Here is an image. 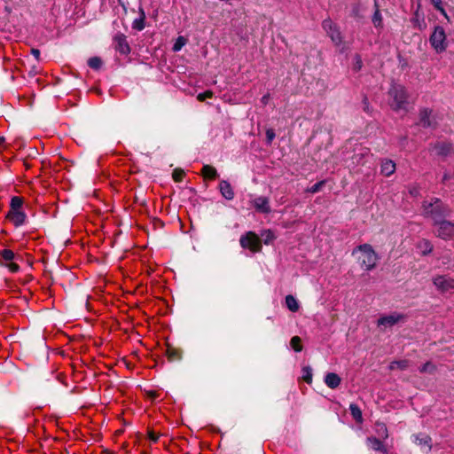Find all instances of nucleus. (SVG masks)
Returning <instances> with one entry per match:
<instances>
[{"label": "nucleus", "mask_w": 454, "mask_h": 454, "mask_svg": "<svg viewBox=\"0 0 454 454\" xmlns=\"http://www.w3.org/2000/svg\"><path fill=\"white\" fill-rule=\"evenodd\" d=\"M388 95L391 98L390 106L393 110L398 111L405 107L408 95L403 86L393 84L388 90Z\"/></svg>", "instance_id": "obj_3"}, {"label": "nucleus", "mask_w": 454, "mask_h": 454, "mask_svg": "<svg viewBox=\"0 0 454 454\" xmlns=\"http://www.w3.org/2000/svg\"><path fill=\"white\" fill-rule=\"evenodd\" d=\"M31 53L36 59V60L40 59V51L38 49H31Z\"/></svg>", "instance_id": "obj_45"}, {"label": "nucleus", "mask_w": 454, "mask_h": 454, "mask_svg": "<svg viewBox=\"0 0 454 454\" xmlns=\"http://www.w3.org/2000/svg\"><path fill=\"white\" fill-rule=\"evenodd\" d=\"M340 377L334 372H328L325 377V385L332 389L338 387L340 384Z\"/></svg>", "instance_id": "obj_18"}, {"label": "nucleus", "mask_w": 454, "mask_h": 454, "mask_svg": "<svg viewBox=\"0 0 454 454\" xmlns=\"http://www.w3.org/2000/svg\"><path fill=\"white\" fill-rule=\"evenodd\" d=\"M420 373L434 374L436 372V365L431 362H427L419 368Z\"/></svg>", "instance_id": "obj_31"}, {"label": "nucleus", "mask_w": 454, "mask_h": 454, "mask_svg": "<svg viewBox=\"0 0 454 454\" xmlns=\"http://www.w3.org/2000/svg\"><path fill=\"white\" fill-rule=\"evenodd\" d=\"M103 65L102 59L99 57H92L88 60V66L94 70H98Z\"/></svg>", "instance_id": "obj_32"}, {"label": "nucleus", "mask_w": 454, "mask_h": 454, "mask_svg": "<svg viewBox=\"0 0 454 454\" xmlns=\"http://www.w3.org/2000/svg\"><path fill=\"white\" fill-rule=\"evenodd\" d=\"M187 40L184 36H178L173 45L174 51H179L185 44Z\"/></svg>", "instance_id": "obj_36"}, {"label": "nucleus", "mask_w": 454, "mask_h": 454, "mask_svg": "<svg viewBox=\"0 0 454 454\" xmlns=\"http://www.w3.org/2000/svg\"><path fill=\"white\" fill-rule=\"evenodd\" d=\"M166 356L170 362L179 361L182 358V350L171 345H168Z\"/></svg>", "instance_id": "obj_19"}, {"label": "nucleus", "mask_w": 454, "mask_h": 454, "mask_svg": "<svg viewBox=\"0 0 454 454\" xmlns=\"http://www.w3.org/2000/svg\"><path fill=\"white\" fill-rule=\"evenodd\" d=\"M356 252L361 253L358 258L361 267L364 268L366 270H372L376 267L379 257L371 245L363 244L357 246L354 249L353 254Z\"/></svg>", "instance_id": "obj_2"}, {"label": "nucleus", "mask_w": 454, "mask_h": 454, "mask_svg": "<svg viewBox=\"0 0 454 454\" xmlns=\"http://www.w3.org/2000/svg\"><path fill=\"white\" fill-rule=\"evenodd\" d=\"M367 442L372 450H374L376 451H380L383 454L387 453V450L386 446L383 444V442L380 439H378L376 437H372V436L368 437Z\"/></svg>", "instance_id": "obj_20"}, {"label": "nucleus", "mask_w": 454, "mask_h": 454, "mask_svg": "<svg viewBox=\"0 0 454 454\" xmlns=\"http://www.w3.org/2000/svg\"><path fill=\"white\" fill-rule=\"evenodd\" d=\"M22 205H23V199L19 196H14L11 200L9 211L21 210Z\"/></svg>", "instance_id": "obj_28"}, {"label": "nucleus", "mask_w": 454, "mask_h": 454, "mask_svg": "<svg viewBox=\"0 0 454 454\" xmlns=\"http://www.w3.org/2000/svg\"><path fill=\"white\" fill-rule=\"evenodd\" d=\"M410 192H411V195H417L418 190L416 188H414V189L411 190Z\"/></svg>", "instance_id": "obj_52"}, {"label": "nucleus", "mask_w": 454, "mask_h": 454, "mask_svg": "<svg viewBox=\"0 0 454 454\" xmlns=\"http://www.w3.org/2000/svg\"><path fill=\"white\" fill-rule=\"evenodd\" d=\"M17 257L12 250L3 249L0 251V264L8 268L11 272L16 273L20 270V266L13 262Z\"/></svg>", "instance_id": "obj_8"}, {"label": "nucleus", "mask_w": 454, "mask_h": 454, "mask_svg": "<svg viewBox=\"0 0 454 454\" xmlns=\"http://www.w3.org/2000/svg\"><path fill=\"white\" fill-rule=\"evenodd\" d=\"M375 6L378 7L376 1H375ZM372 22L376 27H381V25H382V17H381L380 10L378 8H376V11L373 14Z\"/></svg>", "instance_id": "obj_35"}, {"label": "nucleus", "mask_w": 454, "mask_h": 454, "mask_svg": "<svg viewBox=\"0 0 454 454\" xmlns=\"http://www.w3.org/2000/svg\"><path fill=\"white\" fill-rule=\"evenodd\" d=\"M450 213V208L438 198H433L430 201L425 200L422 203V215L432 218L434 223L449 216Z\"/></svg>", "instance_id": "obj_1"}, {"label": "nucleus", "mask_w": 454, "mask_h": 454, "mask_svg": "<svg viewBox=\"0 0 454 454\" xmlns=\"http://www.w3.org/2000/svg\"><path fill=\"white\" fill-rule=\"evenodd\" d=\"M362 67H363V61H362L361 56L356 54L354 57V66H353V68L356 71H359L362 68Z\"/></svg>", "instance_id": "obj_41"}, {"label": "nucleus", "mask_w": 454, "mask_h": 454, "mask_svg": "<svg viewBox=\"0 0 454 454\" xmlns=\"http://www.w3.org/2000/svg\"><path fill=\"white\" fill-rule=\"evenodd\" d=\"M438 12H440V13L443 16V17H446L448 16L445 9L443 8V6L440 7L439 9H437Z\"/></svg>", "instance_id": "obj_48"}, {"label": "nucleus", "mask_w": 454, "mask_h": 454, "mask_svg": "<svg viewBox=\"0 0 454 454\" xmlns=\"http://www.w3.org/2000/svg\"><path fill=\"white\" fill-rule=\"evenodd\" d=\"M364 153H356L353 156V160L359 163L360 160H362V158L364 157Z\"/></svg>", "instance_id": "obj_46"}, {"label": "nucleus", "mask_w": 454, "mask_h": 454, "mask_svg": "<svg viewBox=\"0 0 454 454\" xmlns=\"http://www.w3.org/2000/svg\"><path fill=\"white\" fill-rule=\"evenodd\" d=\"M322 27L335 45H340L342 43L340 29L331 19L324 20Z\"/></svg>", "instance_id": "obj_9"}, {"label": "nucleus", "mask_w": 454, "mask_h": 454, "mask_svg": "<svg viewBox=\"0 0 454 454\" xmlns=\"http://www.w3.org/2000/svg\"><path fill=\"white\" fill-rule=\"evenodd\" d=\"M325 184V180L319 181L307 189L308 192L317 193L318 192Z\"/></svg>", "instance_id": "obj_38"}, {"label": "nucleus", "mask_w": 454, "mask_h": 454, "mask_svg": "<svg viewBox=\"0 0 454 454\" xmlns=\"http://www.w3.org/2000/svg\"><path fill=\"white\" fill-rule=\"evenodd\" d=\"M185 176V173L181 168H175L172 173V177L175 182H182L184 177Z\"/></svg>", "instance_id": "obj_37"}, {"label": "nucleus", "mask_w": 454, "mask_h": 454, "mask_svg": "<svg viewBox=\"0 0 454 454\" xmlns=\"http://www.w3.org/2000/svg\"><path fill=\"white\" fill-rule=\"evenodd\" d=\"M446 179H448V176L445 175V176H443V181H444V180H446Z\"/></svg>", "instance_id": "obj_54"}, {"label": "nucleus", "mask_w": 454, "mask_h": 454, "mask_svg": "<svg viewBox=\"0 0 454 454\" xmlns=\"http://www.w3.org/2000/svg\"><path fill=\"white\" fill-rule=\"evenodd\" d=\"M201 175L205 179L208 180H214L218 176L215 168L211 165H204L201 168Z\"/></svg>", "instance_id": "obj_23"}, {"label": "nucleus", "mask_w": 454, "mask_h": 454, "mask_svg": "<svg viewBox=\"0 0 454 454\" xmlns=\"http://www.w3.org/2000/svg\"><path fill=\"white\" fill-rule=\"evenodd\" d=\"M214 93L211 90H206L202 93L198 94L197 99L200 102L206 100L207 98H212Z\"/></svg>", "instance_id": "obj_40"}, {"label": "nucleus", "mask_w": 454, "mask_h": 454, "mask_svg": "<svg viewBox=\"0 0 454 454\" xmlns=\"http://www.w3.org/2000/svg\"><path fill=\"white\" fill-rule=\"evenodd\" d=\"M406 318V316L402 313L398 312H393L389 315L382 316L380 317L378 321L377 325L379 327L383 326L385 328L391 327L399 322L404 321Z\"/></svg>", "instance_id": "obj_10"}, {"label": "nucleus", "mask_w": 454, "mask_h": 454, "mask_svg": "<svg viewBox=\"0 0 454 454\" xmlns=\"http://www.w3.org/2000/svg\"><path fill=\"white\" fill-rule=\"evenodd\" d=\"M375 430L377 434L382 439H387L388 437V431L385 423L379 421L376 422Z\"/></svg>", "instance_id": "obj_27"}, {"label": "nucleus", "mask_w": 454, "mask_h": 454, "mask_svg": "<svg viewBox=\"0 0 454 454\" xmlns=\"http://www.w3.org/2000/svg\"><path fill=\"white\" fill-rule=\"evenodd\" d=\"M6 218L15 226L20 227L26 223L27 215L22 210L9 211Z\"/></svg>", "instance_id": "obj_15"}, {"label": "nucleus", "mask_w": 454, "mask_h": 454, "mask_svg": "<svg viewBox=\"0 0 454 454\" xmlns=\"http://www.w3.org/2000/svg\"><path fill=\"white\" fill-rule=\"evenodd\" d=\"M145 11L143 8H140L139 9V18L138 19H136L133 23H132V27L137 31H142L145 25Z\"/></svg>", "instance_id": "obj_24"}, {"label": "nucleus", "mask_w": 454, "mask_h": 454, "mask_svg": "<svg viewBox=\"0 0 454 454\" xmlns=\"http://www.w3.org/2000/svg\"><path fill=\"white\" fill-rule=\"evenodd\" d=\"M252 205L254 209L262 214H269L271 211L270 206V200L267 197L259 196L252 200Z\"/></svg>", "instance_id": "obj_13"}, {"label": "nucleus", "mask_w": 454, "mask_h": 454, "mask_svg": "<svg viewBox=\"0 0 454 454\" xmlns=\"http://www.w3.org/2000/svg\"><path fill=\"white\" fill-rule=\"evenodd\" d=\"M276 137L275 131L272 129H268L266 130V140L267 144H271Z\"/></svg>", "instance_id": "obj_42"}, {"label": "nucleus", "mask_w": 454, "mask_h": 454, "mask_svg": "<svg viewBox=\"0 0 454 454\" xmlns=\"http://www.w3.org/2000/svg\"><path fill=\"white\" fill-rule=\"evenodd\" d=\"M349 411H350V414L351 416L353 417V419L357 422V423H362L363 422V415H362V411L361 409L358 407V405L355 404V403H351L349 405Z\"/></svg>", "instance_id": "obj_25"}, {"label": "nucleus", "mask_w": 454, "mask_h": 454, "mask_svg": "<svg viewBox=\"0 0 454 454\" xmlns=\"http://www.w3.org/2000/svg\"><path fill=\"white\" fill-rule=\"evenodd\" d=\"M433 283L442 293L454 289V278L447 275H438L433 278Z\"/></svg>", "instance_id": "obj_11"}, {"label": "nucleus", "mask_w": 454, "mask_h": 454, "mask_svg": "<svg viewBox=\"0 0 454 454\" xmlns=\"http://www.w3.org/2000/svg\"><path fill=\"white\" fill-rule=\"evenodd\" d=\"M431 4L436 10L442 6V0H431Z\"/></svg>", "instance_id": "obj_44"}, {"label": "nucleus", "mask_w": 454, "mask_h": 454, "mask_svg": "<svg viewBox=\"0 0 454 454\" xmlns=\"http://www.w3.org/2000/svg\"><path fill=\"white\" fill-rule=\"evenodd\" d=\"M269 98H270V94H266V95H264V96L262 98L261 101H262V103L263 105H267V104H268V101H269Z\"/></svg>", "instance_id": "obj_47"}, {"label": "nucleus", "mask_w": 454, "mask_h": 454, "mask_svg": "<svg viewBox=\"0 0 454 454\" xmlns=\"http://www.w3.org/2000/svg\"><path fill=\"white\" fill-rule=\"evenodd\" d=\"M438 12H440V13L443 16V17H446L448 16L445 9L443 8V6L440 7L439 9H437Z\"/></svg>", "instance_id": "obj_49"}, {"label": "nucleus", "mask_w": 454, "mask_h": 454, "mask_svg": "<svg viewBox=\"0 0 454 454\" xmlns=\"http://www.w3.org/2000/svg\"><path fill=\"white\" fill-rule=\"evenodd\" d=\"M429 42L437 53L445 51L448 47V43L444 28L441 26H435L429 37Z\"/></svg>", "instance_id": "obj_4"}, {"label": "nucleus", "mask_w": 454, "mask_h": 454, "mask_svg": "<svg viewBox=\"0 0 454 454\" xmlns=\"http://www.w3.org/2000/svg\"><path fill=\"white\" fill-rule=\"evenodd\" d=\"M239 243L243 248L248 249L252 253H259L262 251V240L254 231H247L242 235Z\"/></svg>", "instance_id": "obj_5"}, {"label": "nucleus", "mask_w": 454, "mask_h": 454, "mask_svg": "<svg viewBox=\"0 0 454 454\" xmlns=\"http://www.w3.org/2000/svg\"><path fill=\"white\" fill-rule=\"evenodd\" d=\"M413 442L427 452L432 450V438L425 433L414 434Z\"/></svg>", "instance_id": "obj_14"}, {"label": "nucleus", "mask_w": 454, "mask_h": 454, "mask_svg": "<svg viewBox=\"0 0 454 454\" xmlns=\"http://www.w3.org/2000/svg\"><path fill=\"white\" fill-rule=\"evenodd\" d=\"M219 190L223 198L228 200H231L234 198V191L228 181L222 180L219 183Z\"/></svg>", "instance_id": "obj_16"}, {"label": "nucleus", "mask_w": 454, "mask_h": 454, "mask_svg": "<svg viewBox=\"0 0 454 454\" xmlns=\"http://www.w3.org/2000/svg\"><path fill=\"white\" fill-rule=\"evenodd\" d=\"M114 48L121 55H128L130 52V47L127 41V36L122 33H117L113 39Z\"/></svg>", "instance_id": "obj_12"}, {"label": "nucleus", "mask_w": 454, "mask_h": 454, "mask_svg": "<svg viewBox=\"0 0 454 454\" xmlns=\"http://www.w3.org/2000/svg\"><path fill=\"white\" fill-rule=\"evenodd\" d=\"M438 12H440V13L443 16V17H446L448 16L445 9L443 8V6L440 7L439 9H437Z\"/></svg>", "instance_id": "obj_50"}, {"label": "nucleus", "mask_w": 454, "mask_h": 454, "mask_svg": "<svg viewBox=\"0 0 454 454\" xmlns=\"http://www.w3.org/2000/svg\"><path fill=\"white\" fill-rule=\"evenodd\" d=\"M286 305L292 312L298 311L300 308L298 301L291 294L286 297Z\"/></svg>", "instance_id": "obj_26"}, {"label": "nucleus", "mask_w": 454, "mask_h": 454, "mask_svg": "<svg viewBox=\"0 0 454 454\" xmlns=\"http://www.w3.org/2000/svg\"><path fill=\"white\" fill-rule=\"evenodd\" d=\"M411 23L413 27L422 31L426 28V23L424 19H420L418 12L414 14V17L411 19Z\"/></svg>", "instance_id": "obj_29"}, {"label": "nucleus", "mask_w": 454, "mask_h": 454, "mask_svg": "<svg viewBox=\"0 0 454 454\" xmlns=\"http://www.w3.org/2000/svg\"><path fill=\"white\" fill-rule=\"evenodd\" d=\"M409 366V361L408 360H399V361H394L390 364V369H400V370H405Z\"/></svg>", "instance_id": "obj_33"}, {"label": "nucleus", "mask_w": 454, "mask_h": 454, "mask_svg": "<svg viewBox=\"0 0 454 454\" xmlns=\"http://www.w3.org/2000/svg\"><path fill=\"white\" fill-rule=\"evenodd\" d=\"M302 379L304 380V381H306L307 383H311L312 381V371L309 367H304L302 369Z\"/></svg>", "instance_id": "obj_39"}, {"label": "nucleus", "mask_w": 454, "mask_h": 454, "mask_svg": "<svg viewBox=\"0 0 454 454\" xmlns=\"http://www.w3.org/2000/svg\"><path fill=\"white\" fill-rule=\"evenodd\" d=\"M416 247L419 250V252L421 253L422 255H427V254H430L434 248L432 243L428 239H420L417 243Z\"/></svg>", "instance_id": "obj_22"}, {"label": "nucleus", "mask_w": 454, "mask_h": 454, "mask_svg": "<svg viewBox=\"0 0 454 454\" xmlns=\"http://www.w3.org/2000/svg\"><path fill=\"white\" fill-rule=\"evenodd\" d=\"M380 171L382 175L390 176L395 171V163L387 159L382 160Z\"/></svg>", "instance_id": "obj_21"}, {"label": "nucleus", "mask_w": 454, "mask_h": 454, "mask_svg": "<svg viewBox=\"0 0 454 454\" xmlns=\"http://www.w3.org/2000/svg\"><path fill=\"white\" fill-rule=\"evenodd\" d=\"M444 19L446 20V21H447L448 23H450V22H451L450 18V16H449V15H448V16H446V17H444Z\"/></svg>", "instance_id": "obj_53"}, {"label": "nucleus", "mask_w": 454, "mask_h": 454, "mask_svg": "<svg viewBox=\"0 0 454 454\" xmlns=\"http://www.w3.org/2000/svg\"><path fill=\"white\" fill-rule=\"evenodd\" d=\"M261 236L262 237L263 243L265 245L270 244L273 240L276 239V235L274 232L268 229L262 231Z\"/></svg>", "instance_id": "obj_30"}, {"label": "nucleus", "mask_w": 454, "mask_h": 454, "mask_svg": "<svg viewBox=\"0 0 454 454\" xmlns=\"http://www.w3.org/2000/svg\"><path fill=\"white\" fill-rule=\"evenodd\" d=\"M434 226L435 227L434 234L436 237L446 241L454 239V222L443 218L434 223Z\"/></svg>", "instance_id": "obj_6"}, {"label": "nucleus", "mask_w": 454, "mask_h": 454, "mask_svg": "<svg viewBox=\"0 0 454 454\" xmlns=\"http://www.w3.org/2000/svg\"><path fill=\"white\" fill-rule=\"evenodd\" d=\"M290 345L295 352L302 350L301 340L299 336H294L290 340Z\"/></svg>", "instance_id": "obj_34"}, {"label": "nucleus", "mask_w": 454, "mask_h": 454, "mask_svg": "<svg viewBox=\"0 0 454 454\" xmlns=\"http://www.w3.org/2000/svg\"><path fill=\"white\" fill-rule=\"evenodd\" d=\"M434 150L436 153L440 156H448L453 151V146L450 143L448 142H437L434 146Z\"/></svg>", "instance_id": "obj_17"}, {"label": "nucleus", "mask_w": 454, "mask_h": 454, "mask_svg": "<svg viewBox=\"0 0 454 454\" xmlns=\"http://www.w3.org/2000/svg\"><path fill=\"white\" fill-rule=\"evenodd\" d=\"M5 142V138L4 137H0V147L4 146Z\"/></svg>", "instance_id": "obj_51"}, {"label": "nucleus", "mask_w": 454, "mask_h": 454, "mask_svg": "<svg viewBox=\"0 0 454 454\" xmlns=\"http://www.w3.org/2000/svg\"><path fill=\"white\" fill-rule=\"evenodd\" d=\"M419 124L424 128L435 129L438 126V114L430 108L420 109Z\"/></svg>", "instance_id": "obj_7"}, {"label": "nucleus", "mask_w": 454, "mask_h": 454, "mask_svg": "<svg viewBox=\"0 0 454 454\" xmlns=\"http://www.w3.org/2000/svg\"><path fill=\"white\" fill-rule=\"evenodd\" d=\"M147 436H148L149 440L154 443L157 442L160 438V435L157 433H155L153 430H148Z\"/></svg>", "instance_id": "obj_43"}]
</instances>
